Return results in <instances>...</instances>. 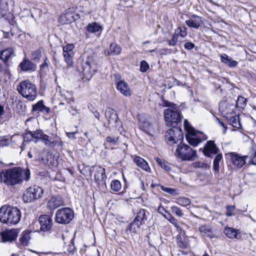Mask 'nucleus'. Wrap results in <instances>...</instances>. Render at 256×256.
Instances as JSON below:
<instances>
[{
  "instance_id": "1",
  "label": "nucleus",
  "mask_w": 256,
  "mask_h": 256,
  "mask_svg": "<svg viewBox=\"0 0 256 256\" xmlns=\"http://www.w3.org/2000/svg\"><path fill=\"white\" fill-rule=\"evenodd\" d=\"M24 169L14 167L2 170L0 172V180L7 186H14L22 184L24 181Z\"/></svg>"
},
{
  "instance_id": "2",
  "label": "nucleus",
  "mask_w": 256,
  "mask_h": 256,
  "mask_svg": "<svg viewBox=\"0 0 256 256\" xmlns=\"http://www.w3.org/2000/svg\"><path fill=\"white\" fill-rule=\"evenodd\" d=\"M21 218V212L16 208L4 206L0 208V221L8 225L18 224Z\"/></svg>"
},
{
  "instance_id": "3",
  "label": "nucleus",
  "mask_w": 256,
  "mask_h": 256,
  "mask_svg": "<svg viewBox=\"0 0 256 256\" xmlns=\"http://www.w3.org/2000/svg\"><path fill=\"white\" fill-rule=\"evenodd\" d=\"M96 65L95 57L92 54H90L85 59L78 60L76 69L86 77L91 78L97 71Z\"/></svg>"
},
{
  "instance_id": "4",
  "label": "nucleus",
  "mask_w": 256,
  "mask_h": 256,
  "mask_svg": "<svg viewBox=\"0 0 256 256\" xmlns=\"http://www.w3.org/2000/svg\"><path fill=\"white\" fill-rule=\"evenodd\" d=\"M18 92L28 100H34L37 96L36 86L28 80L22 81L17 86Z\"/></svg>"
},
{
  "instance_id": "5",
  "label": "nucleus",
  "mask_w": 256,
  "mask_h": 256,
  "mask_svg": "<svg viewBox=\"0 0 256 256\" xmlns=\"http://www.w3.org/2000/svg\"><path fill=\"white\" fill-rule=\"evenodd\" d=\"M164 118L168 126H174L181 122L182 116L176 106L175 109H165L164 110Z\"/></svg>"
},
{
  "instance_id": "6",
  "label": "nucleus",
  "mask_w": 256,
  "mask_h": 256,
  "mask_svg": "<svg viewBox=\"0 0 256 256\" xmlns=\"http://www.w3.org/2000/svg\"><path fill=\"white\" fill-rule=\"evenodd\" d=\"M176 154L184 160H194L197 156L196 150L182 142L178 145Z\"/></svg>"
},
{
  "instance_id": "7",
  "label": "nucleus",
  "mask_w": 256,
  "mask_h": 256,
  "mask_svg": "<svg viewBox=\"0 0 256 256\" xmlns=\"http://www.w3.org/2000/svg\"><path fill=\"white\" fill-rule=\"evenodd\" d=\"M44 194L42 188L34 185L28 188L24 193L22 199L25 203L31 202L40 198Z\"/></svg>"
},
{
  "instance_id": "8",
  "label": "nucleus",
  "mask_w": 256,
  "mask_h": 256,
  "mask_svg": "<svg viewBox=\"0 0 256 256\" xmlns=\"http://www.w3.org/2000/svg\"><path fill=\"white\" fill-rule=\"evenodd\" d=\"M74 212L69 208L58 209L56 212L55 221L60 224H66L74 218Z\"/></svg>"
},
{
  "instance_id": "9",
  "label": "nucleus",
  "mask_w": 256,
  "mask_h": 256,
  "mask_svg": "<svg viewBox=\"0 0 256 256\" xmlns=\"http://www.w3.org/2000/svg\"><path fill=\"white\" fill-rule=\"evenodd\" d=\"M38 221L40 224V228L39 230H37V232L42 233V235L43 236L52 232L53 222L52 218L49 215H40L38 218Z\"/></svg>"
},
{
  "instance_id": "10",
  "label": "nucleus",
  "mask_w": 256,
  "mask_h": 256,
  "mask_svg": "<svg viewBox=\"0 0 256 256\" xmlns=\"http://www.w3.org/2000/svg\"><path fill=\"white\" fill-rule=\"evenodd\" d=\"M167 130L165 138L168 142L177 144L179 141L182 142L184 140V134L180 127L174 126Z\"/></svg>"
},
{
  "instance_id": "11",
  "label": "nucleus",
  "mask_w": 256,
  "mask_h": 256,
  "mask_svg": "<svg viewBox=\"0 0 256 256\" xmlns=\"http://www.w3.org/2000/svg\"><path fill=\"white\" fill-rule=\"evenodd\" d=\"M2 18L7 20L12 25L16 23L13 14L9 12L8 4L6 0H0V19Z\"/></svg>"
},
{
  "instance_id": "12",
  "label": "nucleus",
  "mask_w": 256,
  "mask_h": 256,
  "mask_svg": "<svg viewBox=\"0 0 256 256\" xmlns=\"http://www.w3.org/2000/svg\"><path fill=\"white\" fill-rule=\"evenodd\" d=\"M14 56V50L12 48H4L0 51V59L5 66L4 72L6 73L10 72L9 67L11 66V64L8 60Z\"/></svg>"
},
{
  "instance_id": "13",
  "label": "nucleus",
  "mask_w": 256,
  "mask_h": 256,
  "mask_svg": "<svg viewBox=\"0 0 256 256\" xmlns=\"http://www.w3.org/2000/svg\"><path fill=\"white\" fill-rule=\"evenodd\" d=\"M39 141L44 143L46 146L52 148H54L56 146L62 147L63 144L62 142L58 136H56L52 138L45 134L44 132L41 134Z\"/></svg>"
},
{
  "instance_id": "14",
  "label": "nucleus",
  "mask_w": 256,
  "mask_h": 256,
  "mask_svg": "<svg viewBox=\"0 0 256 256\" xmlns=\"http://www.w3.org/2000/svg\"><path fill=\"white\" fill-rule=\"evenodd\" d=\"M94 170V181L98 184H104L106 186V170L101 166L95 167L92 166L90 168V174H92V172Z\"/></svg>"
},
{
  "instance_id": "15",
  "label": "nucleus",
  "mask_w": 256,
  "mask_h": 256,
  "mask_svg": "<svg viewBox=\"0 0 256 256\" xmlns=\"http://www.w3.org/2000/svg\"><path fill=\"white\" fill-rule=\"evenodd\" d=\"M229 156L232 164L238 168H242L246 164L248 156H240L238 153L230 152L227 154Z\"/></svg>"
},
{
  "instance_id": "16",
  "label": "nucleus",
  "mask_w": 256,
  "mask_h": 256,
  "mask_svg": "<svg viewBox=\"0 0 256 256\" xmlns=\"http://www.w3.org/2000/svg\"><path fill=\"white\" fill-rule=\"evenodd\" d=\"M200 150H202L204 155L207 157L211 158V154H216L218 152V148L214 144L213 140H208L206 142L204 148H200Z\"/></svg>"
},
{
  "instance_id": "17",
  "label": "nucleus",
  "mask_w": 256,
  "mask_h": 256,
  "mask_svg": "<svg viewBox=\"0 0 256 256\" xmlns=\"http://www.w3.org/2000/svg\"><path fill=\"white\" fill-rule=\"evenodd\" d=\"M105 116L108 119V124H114L116 127L120 125V121L118 118L116 112L113 109L108 108L106 109Z\"/></svg>"
},
{
  "instance_id": "18",
  "label": "nucleus",
  "mask_w": 256,
  "mask_h": 256,
  "mask_svg": "<svg viewBox=\"0 0 256 256\" xmlns=\"http://www.w3.org/2000/svg\"><path fill=\"white\" fill-rule=\"evenodd\" d=\"M19 231L18 229H12L9 230L4 231L0 233L1 237L4 242H12L16 240Z\"/></svg>"
},
{
  "instance_id": "19",
  "label": "nucleus",
  "mask_w": 256,
  "mask_h": 256,
  "mask_svg": "<svg viewBox=\"0 0 256 256\" xmlns=\"http://www.w3.org/2000/svg\"><path fill=\"white\" fill-rule=\"evenodd\" d=\"M64 202L62 198L60 196H54L48 200L47 204V207L50 210H54L58 207L64 206Z\"/></svg>"
},
{
  "instance_id": "20",
  "label": "nucleus",
  "mask_w": 256,
  "mask_h": 256,
  "mask_svg": "<svg viewBox=\"0 0 256 256\" xmlns=\"http://www.w3.org/2000/svg\"><path fill=\"white\" fill-rule=\"evenodd\" d=\"M18 67L20 68V70L22 72H34L36 68V65L29 60L24 58L19 64Z\"/></svg>"
},
{
  "instance_id": "21",
  "label": "nucleus",
  "mask_w": 256,
  "mask_h": 256,
  "mask_svg": "<svg viewBox=\"0 0 256 256\" xmlns=\"http://www.w3.org/2000/svg\"><path fill=\"white\" fill-rule=\"evenodd\" d=\"M202 23V18L196 14H192L190 18L186 21V24L188 26L196 29L200 26Z\"/></svg>"
},
{
  "instance_id": "22",
  "label": "nucleus",
  "mask_w": 256,
  "mask_h": 256,
  "mask_svg": "<svg viewBox=\"0 0 256 256\" xmlns=\"http://www.w3.org/2000/svg\"><path fill=\"white\" fill-rule=\"evenodd\" d=\"M32 112H38L48 114L50 112V108L44 104L43 100H40L32 105Z\"/></svg>"
},
{
  "instance_id": "23",
  "label": "nucleus",
  "mask_w": 256,
  "mask_h": 256,
  "mask_svg": "<svg viewBox=\"0 0 256 256\" xmlns=\"http://www.w3.org/2000/svg\"><path fill=\"white\" fill-rule=\"evenodd\" d=\"M186 137L188 144L194 146H197L202 142V140L197 136L194 132L186 133Z\"/></svg>"
},
{
  "instance_id": "24",
  "label": "nucleus",
  "mask_w": 256,
  "mask_h": 256,
  "mask_svg": "<svg viewBox=\"0 0 256 256\" xmlns=\"http://www.w3.org/2000/svg\"><path fill=\"white\" fill-rule=\"evenodd\" d=\"M220 60L222 63L230 68H235L238 65V62L233 60L230 56L226 54L220 56Z\"/></svg>"
},
{
  "instance_id": "25",
  "label": "nucleus",
  "mask_w": 256,
  "mask_h": 256,
  "mask_svg": "<svg viewBox=\"0 0 256 256\" xmlns=\"http://www.w3.org/2000/svg\"><path fill=\"white\" fill-rule=\"evenodd\" d=\"M144 224L143 222L139 221L138 219L134 218L133 221L129 224L126 231L129 230L131 232L136 234L140 231L141 226Z\"/></svg>"
},
{
  "instance_id": "26",
  "label": "nucleus",
  "mask_w": 256,
  "mask_h": 256,
  "mask_svg": "<svg viewBox=\"0 0 256 256\" xmlns=\"http://www.w3.org/2000/svg\"><path fill=\"white\" fill-rule=\"evenodd\" d=\"M32 232L31 230H26L24 231L20 238V244H18V246L20 248V246H27L29 244V241L30 239V234Z\"/></svg>"
},
{
  "instance_id": "27",
  "label": "nucleus",
  "mask_w": 256,
  "mask_h": 256,
  "mask_svg": "<svg viewBox=\"0 0 256 256\" xmlns=\"http://www.w3.org/2000/svg\"><path fill=\"white\" fill-rule=\"evenodd\" d=\"M116 88L124 96H128L131 95V91L128 84L124 80H120L118 82Z\"/></svg>"
},
{
  "instance_id": "28",
  "label": "nucleus",
  "mask_w": 256,
  "mask_h": 256,
  "mask_svg": "<svg viewBox=\"0 0 256 256\" xmlns=\"http://www.w3.org/2000/svg\"><path fill=\"white\" fill-rule=\"evenodd\" d=\"M224 232L229 238L240 239L241 238L240 233H238L237 230L234 228L226 227L224 228Z\"/></svg>"
},
{
  "instance_id": "29",
  "label": "nucleus",
  "mask_w": 256,
  "mask_h": 256,
  "mask_svg": "<svg viewBox=\"0 0 256 256\" xmlns=\"http://www.w3.org/2000/svg\"><path fill=\"white\" fill-rule=\"evenodd\" d=\"M149 212L144 208H140L136 212V216L134 218L138 219L139 221L146 224V221L148 219V216Z\"/></svg>"
},
{
  "instance_id": "30",
  "label": "nucleus",
  "mask_w": 256,
  "mask_h": 256,
  "mask_svg": "<svg viewBox=\"0 0 256 256\" xmlns=\"http://www.w3.org/2000/svg\"><path fill=\"white\" fill-rule=\"evenodd\" d=\"M122 48L120 46L116 43H112L110 46L108 55L116 56L120 54Z\"/></svg>"
},
{
  "instance_id": "31",
  "label": "nucleus",
  "mask_w": 256,
  "mask_h": 256,
  "mask_svg": "<svg viewBox=\"0 0 256 256\" xmlns=\"http://www.w3.org/2000/svg\"><path fill=\"white\" fill-rule=\"evenodd\" d=\"M134 162L142 170L146 172L150 170L148 162L144 158L137 156L134 158Z\"/></svg>"
},
{
  "instance_id": "32",
  "label": "nucleus",
  "mask_w": 256,
  "mask_h": 256,
  "mask_svg": "<svg viewBox=\"0 0 256 256\" xmlns=\"http://www.w3.org/2000/svg\"><path fill=\"white\" fill-rule=\"evenodd\" d=\"M86 30L90 33H96V32H101L102 28L101 26L96 22H92L88 24L86 27Z\"/></svg>"
},
{
  "instance_id": "33",
  "label": "nucleus",
  "mask_w": 256,
  "mask_h": 256,
  "mask_svg": "<svg viewBox=\"0 0 256 256\" xmlns=\"http://www.w3.org/2000/svg\"><path fill=\"white\" fill-rule=\"evenodd\" d=\"M59 20L62 24H66L72 22L74 20V18L72 14L67 12L60 15L59 18Z\"/></svg>"
},
{
  "instance_id": "34",
  "label": "nucleus",
  "mask_w": 256,
  "mask_h": 256,
  "mask_svg": "<svg viewBox=\"0 0 256 256\" xmlns=\"http://www.w3.org/2000/svg\"><path fill=\"white\" fill-rule=\"evenodd\" d=\"M198 229L203 236H206L210 238H212L214 237L212 229L208 226L205 225L202 226H200Z\"/></svg>"
},
{
  "instance_id": "35",
  "label": "nucleus",
  "mask_w": 256,
  "mask_h": 256,
  "mask_svg": "<svg viewBox=\"0 0 256 256\" xmlns=\"http://www.w3.org/2000/svg\"><path fill=\"white\" fill-rule=\"evenodd\" d=\"M222 158V154H218L214 160L213 164V170L214 172V174H218L219 173V165L220 162Z\"/></svg>"
},
{
  "instance_id": "36",
  "label": "nucleus",
  "mask_w": 256,
  "mask_h": 256,
  "mask_svg": "<svg viewBox=\"0 0 256 256\" xmlns=\"http://www.w3.org/2000/svg\"><path fill=\"white\" fill-rule=\"evenodd\" d=\"M34 130H26V132L23 134V140L24 142H26L27 144L30 143L31 142H34Z\"/></svg>"
},
{
  "instance_id": "37",
  "label": "nucleus",
  "mask_w": 256,
  "mask_h": 256,
  "mask_svg": "<svg viewBox=\"0 0 256 256\" xmlns=\"http://www.w3.org/2000/svg\"><path fill=\"white\" fill-rule=\"evenodd\" d=\"M122 188V184L118 180H114L110 183V190L114 192H116L120 190Z\"/></svg>"
},
{
  "instance_id": "38",
  "label": "nucleus",
  "mask_w": 256,
  "mask_h": 256,
  "mask_svg": "<svg viewBox=\"0 0 256 256\" xmlns=\"http://www.w3.org/2000/svg\"><path fill=\"white\" fill-rule=\"evenodd\" d=\"M50 62L47 57H45L44 62L40 66V71L42 74H46L48 71Z\"/></svg>"
},
{
  "instance_id": "39",
  "label": "nucleus",
  "mask_w": 256,
  "mask_h": 256,
  "mask_svg": "<svg viewBox=\"0 0 256 256\" xmlns=\"http://www.w3.org/2000/svg\"><path fill=\"white\" fill-rule=\"evenodd\" d=\"M162 103L160 104V106L164 108L168 107V108L172 109V108H176V105L172 102H170L167 100H164V96H162L160 98Z\"/></svg>"
},
{
  "instance_id": "40",
  "label": "nucleus",
  "mask_w": 256,
  "mask_h": 256,
  "mask_svg": "<svg viewBox=\"0 0 256 256\" xmlns=\"http://www.w3.org/2000/svg\"><path fill=\"white\" fill-rule=\"evenodd\" d=\"M230 124L234 128H241V124L239 116L236 115L232 116L230 119Z\"/></svg>"
},
{
  "instance_id": "41",
  "label": "nucleus",
  "mask_w": 256,
  "mask_h": 256,
  "mask_svg": "<svg viewBox=\"0 0 256 256\" xmlns=\"http://www.w3.org/2000/svg\"><path fill=\"white\" fill-rule=\"evenodd\" d=\"M158 186L160 187L162 191L172 196H177L179 194V192H178V190L176 188L165 187L161 184H158Z\"/></svg>"
},
{
  "instance_id": "42",
  "label": "nucleus",
  "mask_w": 256,
  "mask_h": 256,
  "mask_svg": "<svg viewBox=\"0 0 256 256\" xmlns=\"http://www.w3.org/2000/svg\"><path fill=\"white\" fill-rule=\"evenodd\" d=\"M98 130L96 128L90 129V130L84 132V134L88 138L89 141L94 139L98 134Z\"/></svg>"
},
{
  "instance_id": "43",
  "label": "nucleus",
  "mask_w": 256,
  "mask_h": 256,
  "mask_svg": "<svg viewBox=\"0 0 256 256\" xmlns=\"http://www.w3.org/2000/svg\"><path fill=\"white\" fill-rule=\"evenodd\" d=\"M247 100L242 96H239L236 101V106L244 108L246 106Z\"/></svg>"
},
{
  "instance_id": "44",
  "label": "nucleus",
  "mask_w": 256,
  "mask_h": 256,
  "mask_svg": "<svg viewBox=\"0 0 256 256\" xmlns=\"http://www.w3.org/2000/svg\"><path fill=\"white\" fill-rule=\"evenodd\" d=\"M32 60L38 62L40 61V58L42 57V52L40 49H38L32 53Z\"/></svg>"
},
{
  "instance_id": "45",
  "label": "nucleus",
  "mask_w": 256,
  "mask_h": 256,
  "mask_svg": "<svg viewBox=\"0 0 256 256\" xmlns=\"http://www.w3.org/2000/svg\"><path fill=\"white\" fill-rule=\"evenodd\" d=\"M73 44H68L63 46V54H74L73 49L74 48Z\"/></svg>"
},
{
  "instance_id": "46",
  "label": "nucleus",
  "mask_w": 256,
  "mask_h": 256,
  "mask_svg": "<svg viewBox=\"0 0 256 256\" xmlns=\"http://www.w3.org/2000/svg\"><path fill=\"white\" fill-rule=\"evenodd\" d=\"M38 149L34 147L33 148H31L30 150L28 152V156L29 158H34L36 160H38Z\"/></svg>"
},
{
  "instance_id": "47",
  "label": "nucleus",
  "mask_w": 256,
  "mask_h": 256,
  "mask_svg": "<svg viewBox=\"0 0 256 256\" xmlns=\"http://www.w3.org/2000/svg\"><path fill=\"white\" fill-rule=\"evenodd\" d=\"M176 202L182 206H186L190 204V201L188 198H180L177 199Z\"/></svg>"
},
{
  "instance_id": "48",
  "label": "nucleus",
  "mask_w": 256,
  "mask_h": 256,
  "mask_svg": "<svg viewBox=\"0 0 256 256\" xmlns=\"http://www.w3.org/2000/svg\"><path fill=\"white\" fill-rule=\"evenodd\" d=\"M156 162L160 166V167L164 168L166 171L168 172L170 170V168L162 159L156 158Z\"/></svg>"
},
{
  "instance_id": "49",
  "label": "nucleus",
  "mask_w": 256,
  "mask_h": 256,
  "mask_svg": "<svg viewBox=\"0 0 256 256\" xmlns=\"http://www.w3.org/2000/svg\"><path fill=\"white\" fill-rule=\"evenodd\" d=\"M183 28L184 30H182L181 27H178L176 29L174 33L178 36H180L182 37L186 36L187 34L186 28L184 27Z\"/></svg>"
},
{
  "instance_id": "50",
  "label": "nucleus",
  "mask_w": 256,
  "mask_h": 256,
  "mask_svg": "<svg viewBox=\"0 0 256 256\" xmlns=\"http://www.w3.org/2000/svg\"><path fill=\"white\" fill-rule=\"evenodd\" d=\"M150 68L148 64L144 60L141 61L140 63V70L142 72H146Z\"/></svg>"
},
{
  "instance_id": "51",
  "label": "nucleus",
  "mask_w": 256,
  "mask_h": 256,
  "mask_svg": "<svg viewBox=\"0 0 256 256\" xmlns=\"http://www.w3.org/2000/svg\"><path fill=\"white\" fill-rule=\"evenodd\" d=\"M64 60L68 66H71L73 64L72 57L74 54H63Z\"/></svg>"
},
{
  "instance_id": "52",
  "label": "nucleus",
  "mask_w": 256,
  "mask_h": 256,
  "mask_svg": "<svg viewBox=\"0 0 256 256\" xmlns=\"http://www.w3.org/2000/svg\"><path fill=\"white\" fill-rule=\"evenodd\" d=\"M171 209L172 212L174 213L176 216L178 217H182L184 216L182 210L180 208L176 206H172L171 208Z\"/></svg>"
},
{
  "instance_id": "53",
  "label": "nucleus",
  "mask_w": 256,
  "mask_h": 256,
  "mask_svg": "<svg viewBox=\"0 0 256 256\" xmlns=\"http://www.w3.org/2000/svg\"><path fill=\"white\" fill-rule=\"evenodd\" d=\"M178 36L175 33L172 36L171 40H168V43L170 46H174L176 44L178 39Z\"/></svg>"
},
{
  "instance_id": "54",
  "label": "nucleus",
  "mask_w": 256,
  "mask_h": 256,
  "mask_svg": "<svg viewBox=\"0 0 256 256\" xmlns=\"http://www.w3.org/2000/svg\"><path fill=\"white\" fill-rule=\"evenodd\" d=\"M43 132V130L38 129L36 130H34V143L36 144L38 142H39V138H40L41 136V134Z\"/></svg>"
},
{
  "instance_id": "55",
  "label": "nucleus",
  "mask_w": 256,
  "mask_h": 256,
  "mask_svg": "<svg viewBox=\"0 0 256 256\" xmlns=\"http://www.w3.org/2000/svg\"><path fill=\"white\" fill-rule=\"evenodd\" d=\"M88 108L90 112L94 114V116L99 120L100 118V113L97 111L96 108L92 104L88 106Z\"/></svg>"
},
{
  "instance_id": "56",
  "label": "nucleus",
  "mask_w": 256,
  "mask_h": 256,
  "mask_svg": "<svg viewBox=\"0 0 256 256\" xmlns=\"http://www.w3.org/2000/svg\"><path fill=\"white\" fill-rule=\"evenodd\" d=\"M184 130L187 132V133L194 132L193 128L190 125L187 120H184Z\"/></svg>"
},
{
  "instance_id": "57",
  "label": "nucleus",
  "mask_w": 256,
  "mask_h": 256,
  "mask_svg": "<svg viewBox=\"0 0 256 256\" xmlns=\"http://www.w3.org/2000/svg\"><path fill=\"white\" fill-rule=\"evenodd\" d=\"M192 166L195 168H207L208 164L204 162H196L192 164Z\"/></svg>"
},
{
  "instance_id": "58",
  "label": "nucleus",
  "mask_w": 256,
  "mask_h": 256,
  "mask_svg": "<svg viewBox=\"0 0 256 256\" xmlns=\"http://www.w3.org/2000/svg\"><path fill=\"white\" fill-rule=\"evenodd\" d=\"M226 214L228 216H231L233 215V212L234 210V206H227L226 207Z\"/></svg>"
},
{
  "instance_id": "59",
  "label": "nucleus",
  "mask_w": 256,
  "mask_h": 256,
  "mask_svg": "<svg viewBox=\"0 0 256 256\" xmlns=\"http://www.w3.org/2000/svg\"><path fill=\"white\" fill-rule=\"evenodd\" d=\"M195 47L194 44L190 42H187L184 44V48L187 50H192Z\"/></svg>"
},
{
  "instance_id": "60",
  "label": "nucleus",
  "mask_w": 256,
  "mask_h": 256,
  "mask_svg": "<svg viewBox=\"0 0 256 256\" xmlns=\"http://www.w3.org/2000/svg\"><path fill=\"white\" fill-rule=\"evenodd\" d=\"M23 173L24 174V180H28L30 178V172L28 168L24 170Z\"/></svg>"
},
{
  "instance_id": "61",
  "label": "nucleus",
  "mask_w": 256,
  "mask_h": 256,
  "mask_svg": "<svg viewBox=\"0 0 256 256\" xmlns=\"http://www.w3.org/2000/svg\"><path fill=\"white\" fill-rule=\"evenodd\" d=\"M216 117V120L219 123V124L224 128V131H223V134H226V131L227 130V127H226V124L222 121H221V120L218 117L216 116H215Z\"/></svg>"
},
{
  "instance_id": "62",
  "label": "nucleus",
  "mask_w": 256,
  "mask_h": 256,
  "mask_svg": "<svg viewBox=\"0 0 256 256\" xmlns=\"http://www.w3.org/2000/svg\"><path fill=\"white\" fill-rule=\"evenodd\" d=\"M177 244L178 247H180L181 248L184 249L187 248L186 243L182 240H178Z\"/></svg>"
},
{
  "instance_id": "63",
  "label": "nucleus",
  "mask_w": 256,
  "mask_h": 256,
  "mask_svg": "<svg viewBox=\"0 0 256 256\" xmlns=\"http://www.w3.org/2000/svg\"><path fill=\"white\" fill-rule=\"evenodd\" d=\"M168 213V216H169L168 220L172 224H174L175 226L177 224V220L171 215V214L170 212Z\"/></svg>"
},
{
  "instance_id": "64",
  "label": "nucleus",
  "mask_w": 256,
  "mask_h": 256,
  "mask_svg": "<svg viewBox=\"0 0 256 256\" xmlns=\"http://www.w3.org/2000/svg\"><path fill=\"white\" fill-rule=\"evenodd\" d=\"M52 62L56 67H58L59 66H60L59 61L55 54H54L52 56Z\"/></svg>"
}]
</instances>
